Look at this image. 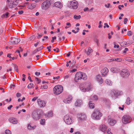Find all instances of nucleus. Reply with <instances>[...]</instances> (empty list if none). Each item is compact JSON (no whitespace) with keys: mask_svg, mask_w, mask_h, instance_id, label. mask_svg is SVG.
Instances as JSON below:
<instances>
[{"mask_svg":"<svg viewBox=\"0 0 134 134\" xmlns=\"http://www.w3.org/2000/svg\"><path fill=\"white\" fill-rule=\"evenodd\" d=\"M79 88L81 91L83 92H90L93 89V86L89 82H86L80 85Z\"/></svg>","mask_w":134,"mask_h":134,"instance_id":"obj_1","label":"nucleus"},{"mask_svg":"<svg viewBox=\"0 0 134 134\" xmlns=\"http://www.w3.org/2000/svg\"><path fill=\"white\" fill-rule=\"evenodd\" d=\"M87 79V76L85 73L81 72H78L75 74L74 80L76 82H77L79 80L82 79L85 80Z\"/></svg>","mask_w":134,"mask_h":134,"instance_id":"obj_2","label":"nucleus"},{"mask_svg":"<svg viewBox=\"0 0 134 134\" xmlns=\"http://www.w3.org/2000/svg\"><path fill=\"white\" fill-rule=\"evenodd\" d=\"M102 116V113L97 109H95L92 115L93 119L96 120H100Z\"/></svg>","mask_w":134,"mask_h":134,"instance_id":"obj_3","label":"nucleus"},{"mask_svg":"<svg viewBox=\"0 0 134 134\" xmlns=\"http://www.w3.org/2000/svg\"><path fill=\"white\" fill-rule=\"evenodd\" d=\"M123 94V92L121 91L113 90L110 92V94L111 97L116 99L118 98V96L121 95Z\"/></svg>","mask_w":134,"mask_h":134,"instance_id":"obj_4","label":"nucleus"},{"mask_svg":"<svg viewBox=\"0 0 134 134\" xmlns=\"http://www.w3.org/2000/svg\"><path fill=\"white\" fill-rule=\"evenodd\" d=\"M51 3L49 0H46L44 2L41 4V7L43 10H46L49 9L50 7Z\"/></svg>","mask_w":134,"mask_h":134,"instance_id":"obj_5","label":"nucleus"},{"mask_svg":"<svg viewBox=\"0 0 134 134\" xmlns=\"http://www.w3.org/2000/svg\"><path fill=\"white\" fill-rule=\"evenodd\" d=\"M41 114L40 112V111H33L32 116L33 118L35 120H39L41 116Z\"/></svg>","mask_w":134,"mask_h":134,"instance_id":"obj_6","label":"nucleus"},{"mask_svg":"<svg viewBox=\"0 0 134 134\" xmlns=\"http://www.w3.org/2000/svg\"><path fill=\"white\" fill-rule=\"evenodd\" d=\"M63 90V87L61 85L55 86L53 88L54 93L55 94H59L61 93Z\"/></svg>","mask_w":134,"mask_h":134,"instance_id":"obj_7","label":"nucleus"},{"mask_svg":"<svg viewBox=\"0 0 134 134\" xmlns=\"http://www.w3.org/2000/svg\"><path fill=\"white\" fill-rule=\"evenodd\" d=\"M107 126L104 124H102L100 125L99 129L102 132L105 133H106L107 134H113L110 131L111 129H108L107 131Z\"/></svg>","mask_w":134,"mask_h":134,"instance_id":"obj_8","label":"nucleus"},{"mask_svg":"<svg viewBox=\"0 0 134 134\" xmlns=\"http://www.w3.org/2000/svg\"><path fill=\"white\" fill-rule=\"evenodd\" d=\"M63 120L65 123L68 125L72 124L73 122L71 116L69 114L65 115L64 117Z\"/></svg>","mask_w":134,"mask_h":134,"instance_id":"obj_9","label":"nucleus"},{"mask_svg":"<svg viewBox=\"0 0 134 134\" xmlns=\"http://www.w3.org/2000/svg\"><path fill=\"white\" fill-rule=\"evenodd\" d=\"M120 74L122 77L126 78L129 76L130 72L127 69H125L122 70L120 73Z\"/></svg>","mask_w":134,"mask_h":134,"instance_id":"obj_10","label":"nucleus"},{"mask_svg":"<svg viewBox=\"0 0 134 134\" xmlns=\"http://www.w3.org/2000/svg\"><path fill=\"white\" fill-rule=\"evenodd\" d=\"M122 119L123 123L126 124L131 121L132 118L129 116L125 115L122 117Z\"/></svg>","mask_w":134,"mask_h":134,"instance_id":"obj_11","label":"nucleus"},{"mask_svg":"<svg viewBox=\"0 0 134 134\" xmlns=\"http://www.w3.org/2000/svg\"><path fill=\"white\" fill-rule=\"evenodd\" d=\"M20 41V40L19 38L12 37L10 38L9 43L10 44L14 45L18 43Z\"/></svg>","mask_w":134,"mask_h":134,"instance_id":"obj_12","label":"nucleus"},{"mask_svg":"<svg viewBox=\"0 0 134 134\" xmlns=\"http://www.w3.org/2000/svg\"><path fill=\"white\" fill-rule=\"evenodd\" d=\"M70 8L73 9H76L78 7V3L76 1H72L70 2L69 5Z\"/></svg>","mask_w":134,"mask_h":134,"instance_id":"obj_13","label":"nucleus"},{"mask_svg":"<svg viewBox=\"0 0 134 134\" xmlns=\"http://www.w3.org/2000/svg\"><path fill=\"white\" fill-rule=\"evenodd\" d=\"M37 102L38 105L40 108L44 107L46 104V102L44 100H41L40 99H38Z\"/></svg>","mask_w":134,"mask_h":134,"instance_id":"obj_14","label":"nucleus"},{"mask_svg":"<svg viewBox=\"0 0 134 134\" xmlns=\"http://www.w3.org/2000/svg\"><path fill=\"white\" fill-rule=\"evenodd\" d=\"M83 103V102L82 100L77 99L75 101V105L76 107H80L82 105Z\"/></svg>","mask_w":134,"mask_h":134,"instance_id":"obj_15","label":"nucleus"},{"mask_svg":"<svg viewBox=\"0 0 134 134\" xmlns=\"http://www.w3.org/2000/svg\"><path fill=\"white\" fill-rule=\"evenodd\" d=\"M108 72V70L107 67L103 69L101 71V73L102 77L105 76L106 75Z\"/></svg>","mask_w":134,"mask_h":134,"instance_id":"obj_16","label":"nucleus"},{"mask_svg":"<svg viewBox=\"0 0 134 134\" xmlns=\"http://www.w3.org/2000/svg\"><path fill=\"white\" fill-rule=\"evenodd\" d=\"M78 117L79 120H85L86 116L85 115L82 113H80L78 115Z\"/></svg>","mask_w":134,"mask_h":134,"instance_id":"obj_17","label":"nucleus"},{"mask_svg":"<svg viewBox=\"0 0 134 134\" xmlns=\"http://www.w3.org/2000/svg\"><path fill=\"white\" fill-rule=\"evenodd\" d=\"M72 99V96H68L66 98L63 100V102L66 104L69 103L71 102Z\"/></svg>","mask_w":134,"mask_h":134,"instance_id":"obj_18","label":"nucleus"},{"mask_svg":"<svg viewBox=\"0 0 134 134\" xmlns=\"http://www.w3.org/2000/svg\"><path fill=\"white\" fill-rule=\"evenodd\" d=\"M9 121L13 124H16L18 123V120L16 118L11 117L9 118Z\"/></svg>","mask_w":134,"mask_h":134,"instance_id":"obj_19","label":"nucleus"},{"mask_svg":"<svg viewBox=\"0 0 134 134\" xmlns=\"http://www.w3.org/2000/svg\"><path fill=\"white\" fill-rule=\"evenodd\" d=\"M96 79L100 84H101L103 82V80L102 78L100 75H97L96 77Z\"/></svg>","mask_w":134,"mask_h":134,"instance_id":"obj_20","label":"nucleus"},{"mask_svg":"<svg viewBox=\"0 0 134 134\" xmlns=\"http://www.w3.org/2000/svg\"><path fill=\"white\" fill-rule=\"evenodd\" d=\"M108 123L111 126H114L116 123L115 120L111 119H109L108 120Z\"/></svg>","mask_w":134,"mask_h":134,"instance_id":"obj_21","label":"nucleus"},{"mask_svg":"<svg viewBox=\"0 0 134 134\" xmlns=\"http://www.w3.org/2000/svg\"><path fill=\"white\" fill-rule=\"evenodd\" d=\"M54 5L56 7L60 8H61L62 7V4L60 2H55Z\"/></svg>","mask_w":134,"mask_h":134,"instance_id":"obj_22","label":"nucleus"},{"mask_svg":"<svg viewBox=\"0 0 134 134\" xmlns=\"http://www.w3.org/2000/svg\"><path fill=\"white\" fill-rule=\"evenodd\" d=\"M36 4L35 3H32L29 4L28 6V8L30 9H32L36 7Z\"/></svg>","mask_w":134,"mask_h":134,"instance_id":"obj_23","label":"nucleus"},{"mask_svg":"<svg viewBox=\"0 0 134 134\" xmlns=\"http://www.w3.org/2000/svg\"><path fill=\"white\" fill-rule=\"evenodd\" d=\"M119 69L118 68H113L111 69V71L113 73H117L119 71Z\"/></svg>","mask_w":134,"mask_h":134,"instance_id":"obj_24","label":"nucleus"},{"mask_svg":"<svg viewBox=\"0 0 134 134\" xmlns=\"http://www.w3.org/2000/svg\"><path fill=\"white\" fill-rule=\"evenodd\" d=\"M93 51V49L91 47H89L88 48L87 51H86L85 53L87 55H89Z\"/></svg>","mask_w":134,"mask_h":134,"instance_id":"obj_25","label":"nucleus"},{"mask_svg":"<svg viewBox=\"0 0 134 134\" xmlns=\"http://www.w3.org/2000/svg\"><path fill=\"white\" fill-rule=\"evenodd\" d=\"M105 83L108 85L111 86L113 84L112 82L109 79H107L105 81Z\"/></svg>","mask_w":134,"mask_h":134,"instance_id":"obj_26","label":"nucleus"},{"mask_svg":"<svg viewBox=\"0 0 134 134\" xmlns=\"http://www.w3.org/2000/svg\"><path fill=\"white\" fill-rule=\"evenodd\" d=\"M27 127L29 130H33L36 128V126L30 124H29L28 125Z\"/></svg>","mask_w":134,"mask_h":134,"instance_id":"obj_27","label":"nucleus"},{"mask_svg":"<svg viewBox=\"0 0 134 134\" xmlns=\"http://www.w3.org/2000/svg\"><path fill=\"white\" fill-rule=\"evenodd\" d=\"M131 103L132 101L130 100V98L129 97H127L126 102V104L128 105H129Z\"/></svg>","mask_w":134,"mask_h":134,"instance_id":"obj_28","label":"nucleus"},{"mask_svg":"<svg viewBox=\"0 0 134 134\" xmlns=\"http://www.w3.org/2000/svg\"><path fill=\"white\" fill-rule=\"evenodd\" d=\"M53 111H50L48 112L47 116V117L49 118L52 117L53 116Z\"/></svg>","mask_w":134,"mask_h":134,"instance_id":"obj_29","label":"nucleus"},{"mask_svg":"<svg viewBox=\"0 0 134 134\" xmlns=\"http://www.w3.org/2000/svg\"><path fill=\"white\" fill-rule=\"evenodd\" d=\"M89 105L91 108H93L94 107V104L92 103V102L90 101L89 102Z\"/></svg>","mask_w":134,"mask_h":134,"instance_id":"obj_30","label":"nucleus"},{"mask_svg":"<svg viewBox=\"0 0 134 134\" xmlns=\"http://www.w3.org/2000/svg\"><path fill=\"white\" fill-rule=\"evenodd\" d=\"M9 13L8 12H6L3 14L2 16V17L3 18H7V17Z\"/></svg>","mask_w":134,"mask_h":134,"instance_id":"obj_31","label":"nucleus"},{"mask_svg":"<svg viewBox=\"0 0 134 134\" xmlns=\"http://www.w3.org/2000/svg\"><path fill=\"white\" fill-rule=\"evenodd\" d=\"M81 18V16L80 15H79L78 16L75 15L74 16V18L76 20L79 19H80Z\"/></svg>","mask_w":134,"mask_h":134,"instance_id":"obj_32","label":"nucleus"},{"mask_svg":"<svg viewBox=\"0 0 134 134\" xmlns=\"http://www.w3.org/2000/svg\"><path fill=\"white\" fill-rule=\"evenodd\" d=\"M125 60L127 61L130 62H132L133 61L132 59L130 57L127 58Z\"/></svg>","mask_w":134,"mask_h":134,"instance_id":"obj_33","label":"nucleus"},{"mask_svg":"<svg viewBox=\"0 0 134 134\" xmlns=\"http://www.w3.org/2000/svg\"><path fill=\"white\" fill-rule=\"evenodd\" d=\"M45 120L44 119H42L40 120V124L41 125H44L45 124Z\"/></svg>","mask_w":134,"mask_h":134,"instance_id":"obj_34","label":"nucleus"},{"mask_svg":"<svg viewBox=\"0 0 134 134\" xmlns=\"http://www.w3.org/2000/svg\"><path fill=\"white\" fill-rule=\"evenodd\" d=\"M122 61V59L120 58H114V61H116L118 62H120Z\"/></svg>","mask_w":134,"mask_h":134,"instance_id":"obj_35","label":"nucleus"},{"mask_svg":"<svg viewBox=\"0 0 134 134\" xmlns=\"http://www.w3.org/2000/svg\"><path fill=\"white\" fill-rule=\"evenodd\" d=\"M5 134H11V131L9 130H7L5 131Z\"/></svg>","mask_w":134,"mask_h":134,"instance_id":"obj_36","label":"nucleus"},{"mask_svg":"<svg viewBox=\"0 0 134 134\" xmlns=\"http://www.w3.org/2000/svg\"><path fill=\"white\" fill-rule=\"evenodd\" d=\"M48 87V86L47 85H44L43 86H41V88L42 89H46Z\"/></svg>","mask_w":134,"mask_h":134,"instance_id":"obj_37","label":"nucleus"},{"mask_svg":"<svg viewBox=\"0 0 134 134\" xmlns=\"http://www.w3.org/2000/svg\"><path fill=\"white\" fill-rule=\"evenodd\" d=\"M132 33L131 31H128L127 32V35L129 36H131L132 35Z\"/></svg>","mask_w":134,"mask_h":134,"instance_id":"obj_38","label":"nucleus"},{"mask_svg":"<svg viewBox=\"0 0 134 134\" xmlns=\"http://www.w3.org/2000/svg\"><path fill=\"white\" fill-rule=\"evenodd\" d=\"M15 70H16V71H18V66H17L15 64H13Z\"/></svg>","mask_w":134,"mask_h":134,"instance_id":"obj_39","label":"nucleus"},{"mask_svg":"<svg viewBox=\"0 0 134 134\" xmlns=\"http://www.w3.org/2000/svg\"><path fill=\"white\" fill-rule=\"evenodd\" d=\"M33 85V83H30L28 85L27 87L29 88H31L32 87Z\"/></svg>","mask_w":134,"mask_h":134,"instance_id":"obj_40","label":"nucleus"},{"mask_svg":"<svg viewBox=\"0 0 134 134\" xmlns=\"http://www.w3.org/2000/svg\"><path fill=\"white\" fill-rule=\"evenodd\" d=\"M97 126H93L91 127V128L93 130H95L97 129Z\"/></svg>","mask_w":134,"mask_h":134,"instance_id":"obj_41","label":"nucleus"},{"mask_svg":"<svg viewBox=\"0 0 134 134\" xmlns=\"http://www.w3.org/2000/svg\"><path fill=\"white\" fill-rule=\"evenodd\" d=\"M11 3L13 4V5L14 6V7H15V6L16 5H17L16 3L13 1H12L11 2Z\"/></svg>","mask_w":134,"mask_h":134,"instance_id":"obj_42","label":"nucleus"},{"mask_svg":"<svg viewBox=\"0 0 134 134\" xmlns=\"http://www.w3.org/2000/svg\"><path fill=\"white\" fill-rule=\"evenodd\" d=\"M93 97V99L94 100H97L98 99L97 96L96 95H94Z\"/></svg>","mask_w":134,"mask_h":134,"instance_id":"obj_43","label":"nucleus"},{"mask_svg":"<svg viewBox=\"0 0 134 134\" xmlns=\"http://www.w3.org/2000/svg\"><path fill=\"white\" fill-rule=\"evenodd\" d=\"M51 47L52 46H49L47 47V49H48V51L49 52H50L51 51Z\"/></svg>","mask_w":134,"mask_h":134,"instance_id":"obj_44","label":"nucleus"},{"mask_svg":"<svg viewBox=\"0 0 134 134\" xmlns=\"http://www.w3.org/2000/svg\"><path fill=\"white\" fill-rule=\"evenodd\" d=\"M102 22L101 21H100L99 22V25L98 26V27L99 28H100L101 27H102Z\"/></svg>","mask_w":134,"mask_h":134,"instance_id":"obj_45","label":"nucleus"},{"mask_svg":"<svg viewBox=\"0 0 134 134\" xmlns=\"http://www.w3.org/2000/svg\"><path fill=\"white\" fill-rule=\"evenodd\" d=\"M128 51V48H126L123 51V53H126L127 51Z\"/></svg>","mask_w":134,"mask_h":134,"instance_id":"obj_46","label":"nucleus"},{"mask_svg":"<svg viewBox=\"0 0 134 134\" xmlns=\"http://www.w3.org/2000/svg\"><path fill=\"white\" fill-rule=\"evenodd\" d=\"M38 98V97H35L34 98H33L32 99V101H35L36 99H37Z\"/></svg>","mask_w":134,"mask_h":134,"instance_id":"obj_47","label":"nucleus"},{"mask_svg":"<svg viewBox=\"0 0 134 134\" xmlns=\"http://www.w3.org/2000/svg\"><path fill=\"white\" fill-rule=\"evenodd\" d=\"M56 38V37L55 36L54 37H52V40L51 41V42L52 43H53L54 42V40H55Z\"/></svg>","mask_w":134,"mask_h":134,"instance_id":"obj_48","label":"nucleus"},{"mask_svg":"<svg viewBox=\"0 0 134 134\" xmlns=\"http://www.w3.org/2000/svg\"><path fill=\"white\" fill-rule=\"evenodd\" d=\"M128 19L127 18H125L124 19V23L125 24H126L127 23V21Z\"/></svg>","mask_w":134,"mask_h":134,"instance_id":"obj_49","label":"nucleus"},{"mask_svg":"<svg viewBox=\"0 0 134 134\" xmlns=\"http://www.w3.org/2000/svg\"><path fill=\"white\" fill-rule=\"evenodd\" d=\"M9 7L10 8H13L14 7V6L13 5V4L10 3V4L9 5Z\"/></svg>","mask_w":134,"mask_h":134,"instance_id":"obj_50","label":"nucleus"},{"mask_svg":"<svg viewBox=\"0 0 134 134\" xmlns=\"http://www.w3.org/2000/svg\"><path fill=\"white\" fill-rule=\"evenodd\" d=\"M124 7V6L123 5H119L118 6V8L120 10L121 9V7L123 8Z\"/></svg>","mask_w":134,"mask_h":134,"instance_id":"obj_51","label":"nucleus"},{"mask_svg":"<svg viewBox=\"0 0 134 134\" xmlns=\"http://www.w3.org/2000/svg\"><path fill=\"white\" fill-rule=\"evenodd\" d=\"M113 61H114V58H112V59H109L108 60V62H113Z\"/></svg>","mask_w":134,"mask_h":134,"instance_id":"obj_52","label":"nucleus"},{"mask_svg":"<svg viewBox=\"0 0 134 134\" xmlns=\"http://www.w3.org/2000/svg\"><path fill=\"white\" fill-rule=\"evenodd\" d=\"M21 96V94L20 93H18L16 94V96L17 97H20Z\"/></svg>","mask_w":134,"mask_h":134,"instance_id":"obj_53","label":"nucleus"},{"mask_svg":"<svg viewBox=\"0 0 134 134\" xmlns=\"http://www.w3.org/2000/svg\"><path fill=\"white\" fill-rule=\"evenodd\" d=\"M39 41H37V42L36 43H35L34 44V46L35 47H37V46L39 44Z\"/></svg>","mask_w":134,"mask_h":134,"instance_id":"obj_54","label":"nucleus"},{"mask_svg":"<svg viewBox=\"0 0 134 134\" xmlns=\"http://www.w3.org/2000/svg\"><path fill=\"white\" fill-rule=\"evenodd\" d=\"M110 4H105V6L107 8H109L110 6Z\"/></svg>","mask_w":134,"mask_h":134,"instance_id":"obj_55","label":"nucleus"},{"mask_svg":"<svg viewBox=\"0 0 134 134\" xmlns=\"http://www.w3.org/2000/svg\"><path fill=\"white\" fill-rule=\"evenodd\" d=\"M13 107V106L12 105H9L7 107V109L8 110H10L11 109V108Z\"/></svg>","mask_w":134,"mask_h":134,"instance_id":"obj_56","label":"nucleus"},{"mask_svg":"<svg viewBox=\"0 0 134 134\" xmlns=\"http://www.w3.org/2000/svg\"><path fill=\"white\" fill-rule=\"evenodd\" d=\"M66 25L67 26H69V27H70L71 26V25L69 23H66Z\"/></svg>","mask_w":134,"mask_h":134,"instance_id":"obj_57","label":"nucleus"},{"mask_svg":"<svg viewBox=\"0 0 134 134\" xmlns=\"http://www.w3.org/2000/svg\"><path fill=\"white\" fill-rule=\"evenodd\" d=\"M35 79L37 80V81H38V83H39L41 82V80L40 79L36 77Z\"/></svg>","mask_w":134,"mask_h":134,"instance_id":"obj_58","label":"nucleus"},{"mask_svg":"<svg viewBox=\"0 0 134 134\" xmlns=\"http://www.w3.org/2000/svg\"><path fill=\"white\" fill-rule=\"evenodd\" d=\"M18 13L19 14H22L23 13L24 11L23 10L19 11Z\"/></svg>","mask_w":134,"mask_h":134,"instance_id":"obj_59","label":"nucleus"},{"mask_svg":"<svg viewBox=\"0 0 134 134\" xmlns=\"http://www.w3.org/2000/svg\"><path fill=\"white\" fill-rule=\"evenodd\" d=\"M38 35L37 36V38H40L42 36V34H38Z\"/></svg>","mask_w":134,"mask_h":134,"instance_id":"obj_60","label":"nucleus"},{"mask_svg":"<svg viewBox=\"0 0 134 134\" xmlns=\"http://www.w3.org/2000/svg\"><path fill=\"white\" fill-rule=\"evenodd\" d=\"M53 51H56L57 52H58L59 51V49L58 48H57L56 49H54Z\"/></svg>","mask_w":134,"mask_h":134,"instance_id":"obj_61","label":"nucleus"},{"mask_svg":"<svg viewBox=\"0 0 134 134\" xmlns=\"http://www.w3.org/2000/svg\"><path fill=\"white\" fill-rule=\"evenodd\" d=\"M88 7H86L83 10L84 12H86V11H88Z\"/></svg>","mask_w":134,"mask_h":134,"instance_id":"obj_62","label":"nucleus"},{"mask_svg":"<svg viewBox=\"0 0 134 134\" xmlns=\"http://www.w3.org/2000/svg\"><path fill=\"white\" fill-rule=\"evenodd\" d=\"M35 74L37 76H38L40 74V72H35Z\"/></svg>","mask_w":134,"mask_h":134,"instance_id":"obj_63","label":"nucleus"},{"mask_svg":"<svg viewBox=\"0 0 134 134\" xmlns=\"http://www.w3.org/2000/svg\"><path fill=\"white\" fill-rule=\"evenodd\" d=\"M74 129L72 128H71L70 129V132L71 133H72L74 132Z\"/></svg>","mask_w":134,"mask_h":134,"instance_id":"obj_64","label":"nucleus"}]
</instances>
